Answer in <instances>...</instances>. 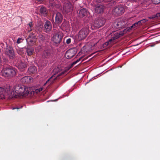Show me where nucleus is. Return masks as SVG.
Segmentation results:
<instances>
[{
  "instance_id": "f257e3e1",
  "label": "nucleus",
  "mask_w": 160,
  "mask_h": 160,
  "mask_svg": "<svg viewBox=\"0 0 160 160\" xmlns=\"http://www.w3.org/2000/svg\"><path fill=\"white\" fill-rule=\"evenodd\" d=\"M5 88L7 95H8L9 98H17L18 97H31L34 93L31 88L21 85H15L13 88V92L11 91L9 86H7Z\"/></svg>"
},
{
  "instance_id": "f03ea898",
  "label": "nucleus",
  "mask_w": 160,
  "mask_h": 160,
  "mask_svg": "<svg viewBox=\"0 0 160 160\" xmlns=\"http://www.w3.org/2000/svg\"><path fill=\"white\" fill-rule=\"evenodd\" d=\"M16 69L11 66L4 67L1 71V74L5 77L10 78L16 75Z\"/></svg>"
},
{
  "instance_id": "7ed1b4c3",
  "label": "nucleus",
  "mask_w": 160,
  "mask_h": 160,
  "mask_svg": "<svg viewBox=\"0 0 160 160\" xmlns=\"http://www.w3.org/2000/svg\"><path fill=\"white\" fill-rule=\"evenodd\" d=\"M126 24V21L123 20L121 19L118 18L113 23L112 27L115 29L119 30L121 28H125L127 26Z\"/></svg>"
},
{
  "instance_id": "20e7f679",
  "label": "nucleus",
  "mask_w": 160,
  "mask_h": 160,
  "mask_svg": "<svg viewBox=\"0 0 160 160\" xmlns=\"http://www.w3.org/2000/svg\"><path fill=\"white\" fill-rule=\"evenodd\" d=\"M105 22V20L103 18H96L93 22V25L91 26V28L92 29H95L99 28L103 25Z\"/></svg>"
},
{
  "instance_id": "39448f33",
  "label": "nucleus",
  "mask_w": 160,
  "mask_h": 160,
  "mask_svg": "<svg viewBox=\"0 0 160 160\" xmlns=\"http://www.w3.org/2000/svg\"><path fill=\"white\" fill-rule=\"evenodd\" d=\"M125 32V31L123 30V32H114L112 33L111 38L109 40V42H114V40L122 36L126 33Z\"/></svg>"
},
{
  "instance_id": "423d86ee",
  "label": "nucleus",
  "mask_w": 160,
  "mask_h": 160,
  "mask_svg": "<svg viewBox=\"0 0 160 160\" xmlns=\"http://www.w3.org/2000/svg\"><path fill=\"white\" fill-rule=\"evenodd\" d=\"M88 32L89 29L88 27L83 28L79 32L78 38L80 40L84 39L88 34Z\"/></svg>"
},
{
  "instance_id": "0eeeda50",
  "label": "nucleus",
  "mask_w": 160,
  "mask_h": 160,
  "mask_svg": "<svg viewBox=\"0 0 160 160\" xmlns=\"http://www.w3.org/2000/svg\"><path fill=\"white\" fill-rule=\"evenodd\" d=\"M5 54L10 59H12L15 56V54L13 48L11 46L7 47L5 51Z\"/></svg>"
},
{
  "instance_id": "6e6552de",
  "label": "nucleus",
  "mask_w": 160,
  "mask_h": 160,
  "mask_svg": "<svg viewBox=\"0 0 160 160\" xmlns=\"http://www.w3.org/2000/svg\"><path fill=\"white\" fill-rule=\"evenodd\" d=\"M113 11L116 15H120L124 13V9L122 5H120L116 6L113 9Z\"/></svg>"
},
{
  "instance_id": "1a4fd4ad",
  "label": "nucleus",
  "mask_w": 160,
  "mask_h": 160,
  "mask_svg": "<svg viewBox=\"0 0 160 160\" xmlns=\"http://www.w3.org/2000/svg\"><path fill=\"white\" fill-rule=\"evenodd\" d=\"M76 54L75 50L74 48H71L66 51L65 56L67 59H70L73 57Z\"/></svg>"
},
{
  "instance_id": "9d476101",
  "label": "nucleus",
  "mask_w": 160,
  "mask_h": 160,
  "mask_svg": "<svg viewBox=\"0 0 160 160\" xmlns=\"http://www.w3.org/2000/svg\"><path fill=\"white\" fill-rule=\"evenodd\" d=\"M62 39L61 35L58 33L54 35L52 38V42L56 44H59Z\"/></svg>"
},
{
  "instance_id": "9b49d317",
  "label": "nucleus",
  "mask_w": 160,
  "mask_h": 160,
  "mask_svg": "<svg viewBox=\"0 0 160 160\" xmlns=\"http://www.w3.org/2000/svg\"><path fill=\"white\" fill-rule=\"evenodd\" d=\"M105 8V7L103 5H98L95 7V11L97 14H102Z\"/></svg>"
},
{
  "instance_id": "f8f14e48",
  "label": "nucleus",
  "mask_w": 160,
  "mask_h": 160,
  "mask_svg": "<svg viewBox=\"0 0 160 160\" xmlns=\"http://www.w3.org/2000/svg\"><path fill=\"white\" fill-rule=\"evenodd\" d=\"M52 28V25L51 22L48 20L46 21L44 25V31L48 33L51 31Z\"/></svg>"
},
{
  "instance_id": "ddd939ff",
  "label": "nucleus",
  "mask_w": 160,
  "mask_h": 160,
  "mask_svg": "<svg viewBox=\"0 0 160 160\" xmlns=\"http://www.w3.org/2000/svg\"><path fill=\"white\" fill-rule=\"evenodd\" d=\"M72 4L68 2H66L63 6V9L66 12H70L72 10Z\"/></svg>"
},
{
  "instance_id": "4468645a",
  "label": "nucleus",
  "mask_w": 160,
  "mask_h": 160,
  "mask_svg": "<svg viewBox=\"0 0 160 160\" xmlns=\"http://www.w3.org/2000/svg\"><path fill=\"white\" fill-rule=\"evenodd\" d=\"M21 81L22 83H29L32 82L33 78L30 76H25L21 79Z\"/></svg>"
},
{
  "instance_id": "2eb2a0df",
  "label": "nucleus",
  "mask_w": 160,
  "mask_h": 160,
  "mask_svg": "<svg viewBox=\"0 0 160 160\" xmlns=\"http://www.w3.org/2000/svg\"><path fill=\"white\" fill-rule=\"evenodd\" d=\"M89 13V12L86 9L83 8L79 11L78 14L80 18H83L88 16Z\"/></svg>"
},
{
  "instance_id": "dca6fc26",
  "label": "nucleus",
  "mask_w": 160,
  "mask_h": 160,
  "mask_svg": "<svg viewBox=\"0 0 160 160\" xmlns=\"http://www.w3.org/2000/svg\"><path fill=\"white\" fill-rule=\"evenodd\" d=\"M26 40L28 42H30L32 44H34L36 43V37L33 34H30Z\"/></svg>"
},
{
  "instance_id": "f3484780",
  "label": "nucleus",
  "mask_w": 160,
  "mask_h": 160,
  "mask_svg": "<svg viewBox=\"0 0 160 160\" xmlns=\"http://www.w3.org/2000/svg\"><path fill=\"white\" fill-rule=\"evenodd\" d=\"M62 16L60 13H57L55 17V21L56 23L58 24L61 23L62 22Z\"/></svg>"
},
{
  "instance_id": "a211bd4d",
  "label": "nucleus",
  "mask_w": 160,
  "mask_h": 160,
  "mask_svg": "<svg viewBox=\"0 0 160 160\" xmlns=\"http://www.w3.org/2000/svg\"><path fill=\"white\" fill-rule=\"evenodd\" d=\"M51 55V51L50 49H46L42 53V57L43 58H49Z\"/></svg>"
},
{
  "instance_id": "6ab92c4d",
  "label": "nucleus",
  "mask_w": 160,
  "mask_h": 160,
  "mask_svg": "<svg viewBox=\"0 0 160 160\" xmlns=\"http://www.w3.org/2000/svg\"><path fill=\"white\" fill-rule=\"evenodd\" d=\"M7 95V92L5 91V88L0 87V99L4 98L5 96Z\"/></svg>"
},
{
  "instance_id": "aec40b11",
  "label": "nucleus",
  "mask_w": 160,
  "mask_h": 160,
  "mask_svg": "<svg viewBox=\"0 0 160 160\" xmlns=\"http://www.w3.org/2000/svg\"><path fill=\"white\" fill-rule=\"evenodd\" d=\"M49 5L52 7H55L57 8H58L61 6L59 3L56 4V2H55L54 0H49Z\"/></svg>"
},
{
  "instance_id": "412c9836",
  "label": "nucleus",
  "mask_w": 160,
  "mask_h": 160,
  "mask_svg": "<svg viewBox=\"0 0 160 160\" xmlns=\"http://www.w3.org/2000/svg\"><path fill=\"white\" fill-rule=\"evenodd\" d=\"M29 73L30 74L35 73L37 72L36 67L35 66H32L30 67L28 69Z\"/></svg>"
},
{
  "instance_id": "4be33fe9",
  "label": "nucleus",
  "mask_w": 160,
  "mask_h": 160,
  "mask_svg": "<svg viewBox=\"0 0 160 160\" xmlns=\"http://www.w3.org/2000/svg\"><path fill=\"white\" fill-rule=\"evenodd\" d=\"M26 52L28 55L31 56L34 52V49L33 48H27Z\"/></svg>"
},
{
  "instance_id": "5701e85b",
  "label": "nucleus",
  "mask_w": 160,
  "mask_h": 160,
  "mask_svg": "<svg viewBox=\"0 0 160 160\" xmlns=\"http://www.w3.org/2000/svg\"><path fill=\"white\" fill-rule=\"evenodd\" d=\"M61 75V74H59L58 75L57 77L55 78L54 79H53V78L52 77L50 78H49L48 80L45 83L44 85H45L46 84L50 82V84L53 83L54 82V81L57 80L58 79V77Z\"/></svg>"
},
{
  "instance_id": "b1692460",
  "label": "nucleus",
  "mask_w": 160,
  "mask_h": 160,
  "mask_svg": "<svg viewBox=\"0 0 160 160\" xmlns=\"http://www.w3.org/2000/svg\"><path fill=\"white\" fill-rule=\"evenodd\" d=\"M27 67L26 64L24 62H22L19 64L18 68L20 70L23 71L22 69H24Z\"/></svg>"
},
{
  "instance_id": "393cba45",
  "label": "nucleus",
  "mask_w": 160,
  "mask_h": 160,
  "mask_svg": "<svg viewBox=\"0 0 160 160\" xmlns=\"http://www.w3.org/2000/svg\"><path fill=\"white\" fill-rule=\"evenodd\" d=\"M39 11L42 14L44 15L47 13L46 8L44 7H41Z\"/></svg>"
},
{
  "instance_id": "a878e982",
  "label": "nucleus",
  "mask_w": 160,
  "mask_h": 160,
  "mask_svg": "<svg viewBox=\"0 0 160 160\" xmlns=\"http://www.w3.org/2000/svg\"><path fill=\"white\" fill-rule=\"evenodd\" d=\"M82 58V57H81L79 59H78L76 61L73 62L69 66V69L71 68L74 65L76 64L77 63L79 62L81 59Z\"/></svg>"
},
{
  "instance_id": "bb28decb",
  "label": "nucleus",
  "mask_w": 160,
  "mask_h": 160,
  "mask_svg": "<svg viewBox=\"0 0 160 160\" xmlns=\"http://www.w3.org/2000/svg\"><path fill=\"white\" fill-rule=\"evenodd\" d=\"M39 41L40 42H43L45 40V37L42 34L39 36Z\"/></svg>"
},
{
  "instance_id": "cd10ccee",
  "label": "nucleus",
  "mask_w": 160,
  "mask_h": 160,
  "mask_svg": "<svg viewBox=\"0 0 160 160\" xmlns=\"http://www.w3.org/2000/svg\"><path fill=\"white\" fill-rule=\"evenodd\" d=\"M36 26L37 28H38V30H40L43 27L42 22H39L37 24Z\"/></svg>"
},
{
  "instance_id": "c85d7f7f",
  "label": "nucleus",
  "mask_w": 160,
  "mask_h": 160,
  "mask_svg": "<svg viewBox=\"0 0 160 160\" xmlns=\"http://www.w3.org/2000/svg\"><path fill=\"white\" fill-rule=\"evenodd\" d=\"M100 2H110L111 3H113V4L115 3V1L114 0H100Z\"/></svg>"
},
{
  "instance_id": "c756f323",
  "label": "nucleus",
  "mask_w": 160,
  "mask_h": 160,
  "mask_svg": "<svg viewBox=\"0 0 160 160\" xmlns=\"http://www.w3.org/2000/svg\"><path fill=\"white\" fill-rule=\"evenodd\" d=\"M159 17H160V12L159 13H157L155 15H154L152 16V17L150 18H158Z\"/></svg>"
},
{
  "instance_id": "7c9ffc66",
  "label": "nucleus",
  "mask_w": 160,
  "mask_h": 160,
  "mask_svg": "<svg viewBox=\"0 0 160 160\" xmlns=\"http://www.w3.org/2000/svg\"><path fill=\"white\" fill-rule=\"evenodd\" d=\"M139 26L137 22L133 24L131 27V28H135L136 27Z\"/></svg>"
},
{
  "instance_id": "2f4dec72",
  "label": "nucleus",
  "mask_w": 160,
  "mask_h": 160,
  "mask_svg": "<svg viewBox=\"0 0 160 160\" xmlns=\"http://www.w3.org/2000/svg\"><path fill=\"white\" fill-rule=\"evenodd\" d=\"M153 3L154 4H157L160 2V0H152Z\"/></svg>"
},
{
  "instance_id": "473e14b6",
  "label": "nucleus",
  "mask_w": 160,
  "mask_h": 160,
  "mask_svg": "<svg viewBox=\"0 0 160 160\" xmlns=\"http://www.w3.org/2000/svg\"><path fill=\"white\" fill-rule=\"evenodd\" d=\"M23 40L22 38H18L17 40V43L18 44L20 43Z\"/></svg>"
},
{
  "instance_id": "72a5a7b5",
  "label": "nucleus",
  "mask_w": 160,
  "mask_h": 160,
  "mask_svg": "<svg viewBox=\"0 0 160 160\" xmlns=\"http://www.w3.org/2000/svg\"><path fill=\"white\" fill-rule=\"evenodd\" d=\"M71 42V39L70 38H68L66 40V43L68 44L70 43Z\"/></svg>"
},
{
  "instance_id": "f704fd0d",
  "label": "nucleus",
  "mask_w": 160,
  "mask_h": 160,
  "mask_svg": "<svg viewBox=\"0 0 160 160\" xmlns=\"http://www.w3.org/2000/svg\"><path fill=\"white\" fill-rule=\"evenodd\" d=\"M112 42H109V40L108 42H106L105 43H104V44L105 46H107L109 44H111Z\"/></svg>"
},
{
  "instance_id": "c9c22d12",
  "label": "nucleus",
  "mask_w": 160,
  "mask_h": 160,
  "mask_svg": "<svg viewBox=\"0 0 160 160\" xmlns=\"http://www.w3.org/2000/svg\"><path fill=\"white\" fill-rule=\"evenodd\" d=\"M28 25H29L30 28V30H32V22H30L28 24Z\"/></svg>"
},
{
  "instance_id": "e433bc0d",
  "label": "nucleus",
  "mask_w": 160,
  "mask_h": 160,
  "mask_svg": "<svg viewBox=\"0 0 160 160\" xmlns=\"http://www.w3.org/2000/svg\"><path fill=\"white\" fill-rule=\"evenodd\" d=\"M17 52H18V54H19L20 55H21L22 53V50H20L19 51H18Z\"/></svg>"
},
{
  "instance_id": "4c0bfd02",
  "label": "nucleus",
  "mask_w": 160,
  "mask_h": 160,
  "mask_svg": "<svg viewBox=\"0 0 160 160\" xmlns=\"http://www.w3.org/2000/svg\"><path fill=\"white\" fill-rule=\"evenodd\" d=\"M137 22L139 26L141 25L142 24L141 20L139 21H138V22Z\"/></svg>"
},
{
  "instance_id": "58836bf2",
  "label": "nucleus",
  "mask_w": 160,
  "mask_h": 160,
  "mask_svg": "<svg viewBox=\"0 0 160 160\" xmlns=\"http://www.w3.org/2000/svg\"><path fill=\"white\" fill-rule=\"evenodd\" d=\"M141 21L142 23H145L146 21V20L145 19H143L141 20Z\"/></svg>"
},
{
  "instance_id": "ea45409f",
  "label": "nucleus",
  "mask_w": 160,
  "mask_h": 160,
  "mask_svg": "<svg viewBox=\"0 0 160 160\" xmlns=\"http://www.w3.org/2000/svg\"><path fill=\"white\" fill-rule=\"evenodd\" d=\"M95 2H96L97 3H100V0H94Z\"/></svg>"
},
{
  "instance_id": "a19ab883",
  "label": "nucleus",
  "mask_w": 160,
  "mask_h": 160,
  "mask_svg": "<svg viewBox=\"0 0 160 160\" xmlns=\"http://www.w3.org/2000/svg\"><path fill=\"white\" fill-rule=\"evenodd\" d=\"M2 64V60H1V58L0 57V68L1 67Z\"/></svg>"
},
{
  "instance_id": "79ce46f5",
  "label": "nucleus",
  "mask_w": 160,
  "mask_h": 160,
  "mask_svg": "<svg viewBox=\"0 0 160 160\" xmlns=\"http://www.w3.org/2000/svg\"><path fill=\"white\" fill-rule=\"evenodd\" d=\"M20 109V108H18V107H16L13 108L12 109L14 110V109Z\"/></svg>"
},
{
  "instance_id": "37998d69",
  "label": "nucleus",
  "mask_w": 160,
  "mask_h": 160,
  "mask_svg": "<svg viewBox=\"0 0 160 160\" xmlns=\"http://www.w3.org/2000/svg\"><path fill=\"white\" fill-rule=\"evenodd\" d=\"M44 0H37V1H38L39 2H41V1H43Z\"/></svg>"
},
{
  "instance_id": "c03bdc74",
  "label": "nucleus",
  "mask_w": 160,
  "mask_h": 160,
  "mask_svg": "<svg viewBox=\"0 0 160 160\" xmlns=\"http://www.w3.org/2000/svg\"><path fill=\"white\" fill-rule=\"evenodd\" d=\"M42 90V88H41V89H39V92H40Z\"/></svg>"
},
{
  "instance_id": "a18cd8bd",
  "label": "nucleus",
  "mask_w": 160,
  "mask_h": 160,
  "mask_svg": "<svg viewBox=\"0 0 160 160\" xmlns=\"http://www.w3.org/2000/svg\"><path fill=\"white\" fill-rule=\"evenodd\" d=\"M64 73L63 72H62L61 73V74H63Z\"/></svg>"
},
{
  "instance_id": "49530a36",
  "label": "nucleus",
  "mask_w": 160,
  "mask_h": 160,
  "mask_svg": "<svg viewBox=\"0 0 160 160\" xmlns=\"http://www.w3.org/2000/svg\"><path fill=\"white\" fill-rule=\"evenodd\" d=\"M22 106H21V108H22Z\"/></svg>"
},
{
  "instance_id": "de8ad7c7",
  "label": "nucleus",
  "mask_w": 160,
  "mask_h": 160,
  "mask_svg": "<svg viewBox=\"0 0 160 160\" xmlns=\"http://www.w3.org/2000/svg\"><path fill=\"white\" fill-rule=\"evenodd\" d=\"M22 106H21V108H22Z\"/></svg>"
}]
</instances>
